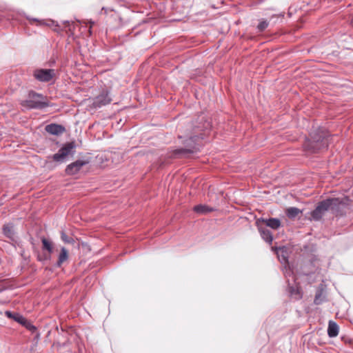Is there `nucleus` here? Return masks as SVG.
<instances>
[{"instance_id":"nucleus-1","label":"nucleus","mask_w":353,"mask_h":353,"mask_svg":"<svg viewBox=\"0 0 353 353\" xmlns=\"http://www.w3.org/2000/svg\"><path fill=\"white\" fill-rule=\"evenodd\" d=\"M21 104L28 109H43L48 106L47 98L34 91L29 92L28 99L23 101Z\"/></svg>"},{"instance_id":"nucleus-2","label":"nucleus","mask_w":353,"mask_h":353,"mask_svg":"<svg viewBox=\"0 0 353 353\" xmlns=\"http://www.w3.org/2000/svg\"><path fill=\"white\" fill-rule=\"evenodd\" d=\"M327 146V138L321 137L317 139L313 138L312 140H308L303 145L304 149L312 153L317 152L321 149L326 148Z\"/></svg>"},{"instance_id":"nucleus-3","label":"nucleus","mask_w":353,"mask_h":353,"mask_svg":"<svg viewBox=\"0 0 353 353\" xmlns=\"http://www.w3.org/2000/svg\"><path fill=\"white\" fill-rule=\"evenodd\" d=\"M112 99L108 95L106 90H103L102 92L94 97L89 103V107L92 109L100 108L102 106L106 105L111 102Z\"/></svg>"},{"instance_id":"nucleus-4","label":"nucleus","mask_w":353,"mask_h":353,"mask_svg":"<svg viewBox=\"0 0 353 353\" xmlns=\"http://www.w3.org/2000/svg\"><path fill=\"white\" fill-rule=\"evenodd\" d=\"M55 75L52 69H36L33 72V77L39 81L49 82Z\"/></svg>"},{"instance_id":"nucleus-5","label":"nucleus","mask_w":353,"mask_h":353,"mask_svg":"<svg viewBox=\"0 0 353 353\" xmlns=\"http://www.w3.org/2000/svg\"><path fill=\"white\" fill-rule=\"evenodd\" d=\"M328 211L327 205L325 201H322L319 202L316 208L311 212V220H314L315 221H320L322 217L324 216L325 212Z\"/></svg>"},{"instance_id":"nucleus-6","label":"nucleus","mask_w":353,"mask_h":353,"mask_svg":"<svg viewBox=\"0 0 353 353\" xmlns=\"http://www.w3.org/2000/svg\"><path fill=\"white\" fill-rule=\"evenodd\" d=\"M89 163V158H83L68 165V174L74 175L77 174L83 166L88 165Z\"/></svg>"},{"instance_id":"nucleus-7","label":"nucleus","mask_w":353,"mask_h":353,"mask_svg":"<svg viewBox=\"0 0 353 353\" xmlns=\"http://www.w3.org/2000/svg\"><path fill=\"white\" fill-rule=\"evenodd\" d=\"M327 205V210L334 213H338L343 203L339 198H332L324 200Z\"/></svg>"},{"instance_id":"nucleus-8","label":"nucleus","mask_w":353,"mask_h":353,"mask_svg":"<svg viewBox=\"0 0 353 353\" xmlns=\"http://www.w3.org/2000/svg\"><path fill=\"white\" fill-rule=\"evenodd\" d=\"M194 152V147L193 145H190L187 148H179L174 150L170 154L172 158H178L182 157H188L189 154Z\"/></svg>"},{"instance_id":"nucleus-9","label":"nucleus","mask_w":353,"mask_h":353,"mask_svg":"<svg viewBox=\"0 0 353 353\" xmlns=\"http://www.w3.org/2000/svg\"><path fill=\"white\" fill-rule=\"evenodd\" d=\"M263 223L266 226L270 227V228L273 230H277L281 227V221L279 219L276 218H270V219H263L261 218L259 219L256 223V225L259 226V223Z\"/></svg>"},{"instance_id":"nucleus-10","label":"nucleus","mask_w":353,"mask_h":353,"mask_svg":"<svg viewBox=\"0 0 353 353\" xmlns=\"http://www.w3.org/2000/svg\"><path fill=\"white\" fill-rule=\"evenodd\" d=\"M45 130L50 134L59 135L64 132L65 128L61 125L51 123L47 125L45 128Z\"/></svg>"},{"instance_id":"nucleus-11","label":"nucleus","mask_w":353,"mask_h":353,"mask_svg":"<svg viewBox=\"0 0 353 353\" xmlns=\"http://www.w3.org/2000/svg\"><path fill=\"white\" fill-rule=\"evenodd\" d=\"M257 227L262 239L269 244H272L273 241L272 232L268 229L262 227L260 223H259V226Z\"/></svg>"},{"instance_id":"nucleus-12","label":"nucleus","mask_w":353,"mask_h":353,"mask_svg":"<svg viewBox=\"0 0 353 353\" xmlns=\"http://www.w3.org/2000/svg\"><path fill=\"white\" fill-rule=\"evenodd\" d=\"M194 212L199 214H206L215 211V208L205 204L196 205L193 208Z\"/></svg>"},{"instance_id":"nucleus-13","label":"nucleus","mask_w":353,"mask_h":353,"mask_svg":"<svg viewBox=\"0 0 353 353\" xmlns=\"http://www.w3.org/2000/svg\"><path fill=\"white\" fill-rule=\"evenodd\" d=\"M5 315L8 318L13 319L16 322H17L21 325H25L26 323H28L27 319H25L22 315H21L19 313H13L10 311L7 310L5 312Z\"/></svg>"},{"instance_id":"nucleus-14","label":"nucleus","mask_w":353,"mask_h":353,"mask_svg":"<svg viewBox=\"0 0 353 353\" xmlns=\"http://www.w3.org/2000/svg\"><path fill=\"white\" fill-rule=\"evenodd\" d=\"M52 158L57 163H63L66 159V145H63L57 153L52 155Z\"/></svg>"},{"instance_id":"nucleus-15","label":"nucleus","mask_w":353,"mask_h":353,"mask_svg":"<svg viewBox=\"0 0 353 353\" xmlns=\"http://www.w3.org/2000/svg\"><path fill=\"white\" fill-rule=\"evenodd\" d=\"M339 334V326L338 325L332 321H330L327 327V334L330 337H336Z\"/></svg>"},{"instance_id":"nucleus-16","label":"nucleus","mask_w":353,"mask_h":353,"mask_svg":"<svg viewBox=\"0 0 353 353\" xmlns=\"http://www.w3.org/2000/svg\"><path fill=\"white\" fill-rule=\"evenodd\" d=\"M289 293L295 300H299L302 298V292L299 286H289Z\"/></svg>"},{"instance_id":"nucleus-17","label":"nucleus","mask_w":353,"mask_h":353,"mask_svg":"<svg viewBox=\"0 0 353 353\" xmlns=\"http://www.w3.org/2000/svg\"><path fill=\"white\" fill-rule=\"evenodd\" d=\"M3 232L6 236L10 239H13L14 237V232L12 224L5 225L3 228Z\"/></svg>"},{"instance_id":"nucleus-18","label":"nucleus","mask_w":353,"mask_h":353,"mask_svg":"<svg viewBox=\"0 0 353 353\" xmlns=\"http://www.w3.org/2000/svg\"><path fill=\"white\" fill-rule=\"evenodd\" d=\"M301 213H302V211L295 207L288 208L285 211L286 215L290 219H294V218L296 217L299 214H301Z\"/></svg>"},{"instance_id":"nucleus-19","label":"nucleus","mask_w":353,"mask_h":353,"mask_svg":"<svg viewBox=\"0 0 353 353\" xmlns=\"http://www.w3.org/2000/svg\"><path fill=\"white\" fill-rule=\"evenodd\" d=\"M286 249L283 248H279L277 252L278 257L283 262H286L288 261V255H287Z\"/></svg>"},{"instance_id":"nucleus-20","label":"nucleus","mask_w":353,"mask_h":353,"mask_svg":"<svg viewBox=\"0 0 353 353\" xmlns=\"http://www.w3.org/2000/svg\"><path fill=\"white\" fill-rule=\"evenodd\" d=\"M324 301V299L323 297V292L322 291H318L314 297V303L315 305H320Z\"/></svg>"},{"instance_id":"nucleus-21","label":"nucleus","mask_w":353,"mask_h":353,"mask_svg":"<svg viewBox=\"0 0 353 353\" xmlns=\"http://www.w3.org/2000/svg\"><path fill=\"white\" fill-rule=\"evenodd\" d=\"M42 243H43V248L44 250H48L49 253H51L52 252V246L50 241H49L46 238H43Z\"/></svg>"},{"instance_id":"nucleus-22","label":"nucleus","mask_w":353,"mask_h":353,"mask_svg":"<svg viewBox=\"0 0 353 353\" xmlns=\"http://www.w3.org/2000/svg\"><path fill=\"white\" fill-rule=\"evenodd\" d=\"M65 260H66V249L65 248H62L61 254H60L59 260L57 261V265L60 266L61 264Z\"/></svg>"},{"instance_id":"nucleus-23","label":"nucleus","mask_w":353,"mask_h":353,"mask_svg":"<svg viewBox=\"0 0 353 353\" xmlns=\"http://www.w3.org/2000/svg\"><path fill=\"white\" fill-rule=\"evenodd\" d=\"M269 25V23L265 20H262L259 22V23L257 26V29L259 32H261L263 30H265Z\"/></svg>"},{"instance_id":"nucleus-24","label":"nucleus","mask_w":353,"mask_h":353,"mask_svg":"<svg viewBox=\"0 0 353 353\" xmlns=\"http://www.w3.org/2000/svg\"><path fill=\"white\" fill-rule=\"evenodd\" d=\"M76 147L75 143L74 141L68 142V159L72 152V150Z\"/></svg>"},{"instance_id":"nucleus-25","label":"nucleus","mask_w":353,"mask_h":353,"mask_svg":"<svg viewBox=\"0 0 353 353\" xmlns=\"http://www.w3.org/2000/svg\"><path fill=\"white\" fill-rule=\"evenodd\" d=\"M10 301V299L9 297H6L4 299H0V305H6Z\"/></svg>"},{"instance_id":"nucleus-26","label":"nucleus","mask_w":353,"mask_h":353,"mask_svg":"<svg viewBox=\"0 0 353 353\" xmlns=\"http://www.w3.org/2000/svg\"><path fill=\"white\" fill-rule=\"evenodd\" d=\"M27 328H28L30 330L34 331L36 330V327L31 325L28 321L24 325Z\"/></svg>"},{"instance_id":"nucleus-27","label":"nucleus","mask_w":353,"mask_h":353,"mask_svg":"<svg viewBox=\"0 0 353 353\" xmlns=\"http://www.w3.org/2000/svg\"><path fill=\"white\" fill-rule=\"evenodd\" d=\"M61 239L63 241H66V235L65 234L64 232H61Z\"/></svg>"},{"instance_id":"nucleus-28","label":"nucleus","mask_w":353,"mask_h":353,"mask_svg":"<svg viewBox=\"0 0 353 353\" xmlns=\"http://www.w3.org/2000/svg\"><path fill=\"white\" fill-rule=\"evenodd\" d=\"M93 24H94V23L92 22V23H91V25L90 26V30H89V32H90V34H91V30H90V29L92 28V25H93Z\"/></svg>"},{"instance_id":"nucleus-29","label":"nucleus","mask_w":353,"mask_h":353,"mask_svg":"<svg viewBox=\"0 0 353 353\" xmlns=\"http://www.w3.org/2000/svg\"><path fill=\"white\" fill-rule=\"evenodd\" d=\"M4 290V288H0V294ZM0 314H1V312H0Z\"/></svg>"},{"instance_id":"nucleus-30","label":"nucleus","mask_w":353,"mask_h":353,"mask_svg":"<svg viewBox=\"0 0 353 353\" xmlns=\"http://www.w3.org/2000/svg\"><path fill=\"white\" fill-rule=\"evenodd\" d=\"M190 141L193 143V140H192V137L190 139Z\"/></svg>"}]
</instances>
